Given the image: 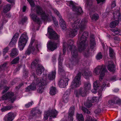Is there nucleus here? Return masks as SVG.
Listing matches in <instances>:
<instances>
[{"mask_svg": "<svg viewBox=\"0 0 121 121\" xmlns=\"http://www.w3.org/2000/svg\"><path fill=\"white\" fill-rule=\"evenodd\" d=\"M100 71H101V72L100 74L99 78L100 81L103 79L105 73L107 72V70L106 69V67L103 65L99 66L95 68L93 71L94 73L97 75L99 74Z\"/></svg>", "mask_w": 121, "mask_h": 121, "instance_id": "1a4fd4ad", "label": "nucleus"}, {"mask_svg": "<svg viewBox=\"0 0 121 121\" xmlns=\"http://www.w3.org/2000/svg\"><path fill=\"white\" fill-rule=\"evenodd\" d=\"M16 99V96L14 95L13 93L12 92H8L6 94L3 96L2 97V100L8 99L12 103Z\"/></svg>", "mask_w": 121, "mask_h": 121, "instance_id": "ddd939ff", "label": "nucleus"}, {"mask_svg": "<svg viewBox=\"0 0 121 121\" xmlns=\"http://www.w3.org/2000/svg\"><path fill=\"white\" fill-rule=\"evenodd\" d=\"M35 8L37 13L38 15L41 16L42 19L44 21H49L52 19L56 27L58 25V22L56 20L55 18L51 15V12L48 13V14L47 13L46 14L39 6H36Z\"/></svg>", "mask_w": 121, "mask_h": 121, "instance_id": "20e7f679", "label": "nucleus"}, {"mask_svg": "<svg viewBox=\"0 0 121 121\" xmlns=\"http://www.w3.org/2000/svg\"><path fill=\"white\" fill-rule=\"evenodd\" d=\"M113 91L114 92H117L118 91L119 89H114Z\"/></svg>", "mask_w": 121, "mask_h": 121, "instance_id": "0e129e2a", "label": "nucleus"}, {"mask_svg": "<svg viewBox=\"0 0 121 121\" xmlns=\"http://www.w3.org/2000/svg\"><path fill=\"white\" fill-rule=\"evenodd\" d=\"M108 70L110 71L113 72L115 70L114 65L112 62L110 61L109 62L108 66Z\"/></svg>", "mask_w": 121, "mask_h": 121, "instance_id": "393cba45", "label": "nucleus"}, {"mask_svg": "<svg viewBox=\"0 0 121 121\" xmlns=\"http://www.w3.org/2000/svg\"><path fill=\"white\" fill-rule=\"evenodd\" d=\"M33 103V102H29L27 104L25 105V106L26 108H28L31 106Z\"/></svg>", "mask_w": 121, "mask_h": 121, "instance_id": "3c124183", "label": "nucleus"}, {"mask_svg": "<svg viewBox=\"0 0 121 121\" xmlns=\"http://www.w3.org/2000/svg\"><path fill=\"white\" fill-rule=\"evenodd\" d=\"M18 34L17 33L15 34L13 36V37L12 39H16V41H17V38L18 36Z\"/></svg>", "mask_w": 121, "mask_h": 121, "instance_id": "8fccbe9b", "label": "nucleus"}, {"mask_svg": "<svg viewBox=\"0 0 121 121\" xmlns=\"http://www.w3.org/2000/svg\"><path fill=\"white\" fill-rule=\"evenodd\" d=\"M33 77L35 78L34 82L32 83L30 85L28 86L26 88V91H28L30 90H35L36 89V86L38 85L39 86L37 90L38 92L39 93H42L44 91V87L43 86L46 85L47 84V74H43L42 78L41 79L36 78L34 76H33Z\"/></svg>", "mask_w": 121, "mask_h": 121, "instance_id": "f03ea898", "label": "nucleus"}, {"mask_svg": "<svg viewBox=\"0 0 121 121\" xmlns=\"http://www.w3.org/2000/svg\"><path fill=\"white\" fill-rule=\"evenodd\" d=\"M37 112L34 109H32L31 111V113L29 114V118L30 119H33L35 117L36 112Z\"/></svg>", "mask_w": 121, "mask_h": 121, "instance_id": "f704fd0d", "label": "nucleus"}, {"mask_svg": "<svg viewBox=\"0 0 121 121\" xmlns=\"http://www.w3.org/2000/svg\"><path fill=\"white\" fill-rule=\"evenodd\" d=\"M119 20H116L111 22L110 25V27L111 28H113L117 25L119 23Z\"/></svg>", "mask_w": 121, "mask_h": 121, "instance_id": "c756f323", "label": "nucleus"}, {"mask_svg": "<svg viewBox=\"0 0 121 121\" xmlns=\"http://www.w3.org/2000/svg\"><path fill=\"white\" fill-rule=\"evenodd\" d=\"M74 42L73 40H70L68 43L64 42L63 44V53L64 55L67 49H69L71 51L72 55L73 61H75L77 60V57L78 56L77 51L76 49V47L73 45Z\"/></svg>", "mask_w": 121, "mask_h": 121, "instance_id": "7ed1b4c3", "label": "nucleus"}, {"mask_svg": "<svg viewBox=\"0 0 121 121\" xmlns=\"http://www.w3.org/2000/svg\"><path fill=\"white\" fill-rule=\"evenodd\" d=\"M105 0H96L97 3L99 4L101 2H103Z\"/></svg>", "mask_w": 121, "mask_h": 121, "instance_id": "bf43d9fd", "label": "nucleus"}, {"mask_svg": "<svg viewBox=\"0 0 121 121\" xmlns=\"http://www.w3.org/2000/svg\"><path fill=\"white\" fill-rule=\"evenodd\" d=\"M6 63H4L2 65L0 66V70L4 69V68L6 66Z\"/></svg>", "mask_w": 121, "mask_h": 121, "instance_id": "5fc2aeb1", "label": "nucleus"}, {"mask_svg": "<svg viewBox=\"0 0 121 121\" xmlns=\"http://www.w3.org/2000/svg\"><path fill=\"white\" fill-rule=\"evenodd\" d=\"M69 95L67 94L66 93L64 95L63 97L62 101L64 103H67L69 101Z\"/></svg>", "mask_w": 121, "mask_h": 121, "instance_id": "c85d7f7f", "label": "nucleus"}, {"mask_svg": "<svg viewBox=\"0 0 121 121\" xmlns=\"http://www.w3.org/2000/svg\"><path fill=\"white\" fill-rule=\"evenodd\" d=\"M88 36V33L87 32H84L82 35L79 34L77 44L79 52H82L86 48L87 45L86 38Z\"/></svg>", "mask_w": 121, "mask_h": 121, "instance_id": "39448f33", "label": "nucleus"}, {"mask_svg": "<svg viewBox=\"0 0 121 121\" xmlns=\"http://www.w3.org/2000/svg\"><path fill=\"white\" fill-rule=\"evenodd\" d=\"M39 60H37L33 61L31 64L32 65V66H35L37 63L39 62Z\"/></svg>", "mask_w": 121, "mask_h": 121, "instance_id": "603ef678", "label": "nucleus"}, {"mask_svg": "<svg viewBox=\"0 0 121 121\" xmlns=\"http://www.w3.org/2000/svg\"><path fill=\"white\" fill-rule=\"evenodd\" d=\"M12 106H6L3 107L1 109V110L2 112H4L10 110L13 108Z\"/></svg>", "mask_w": 121, "mask_h": 121, "instance_id": "2f4dec72", "label": "nucleus"}, {"mask_svg": "<svg viewBox=\"0 0 121 121\" xmlns=\"http://www.w3.org/2000/svg\"><path fill=\"white\" fill-rule=\"evenodd\" d=\"M68 80V78H62L61 79L59 83L60 87L61 88H64L67 85Z\"/></svg>", "mask_w": 121, "mask_h": 121, "instance_id": "aec40b11", "label": "nucleus"}, {"mask_svg": "<svg viewBox=\"0 0 121 121\" xmlns=\"http://www.w3.org/2000/svg\"><path fill=\"white\" fill-rule=\"evenodd\" d=\"M91 88V84L88 81L85 83L84 88H81L78 90H76L74 91V94L77 97H78L81 96L84 97L86 95V92L90 90Z\"/></svg>", "mask_w": 121, "mask_h": 121, "instance_id": "423d86ee", "label": "nucleus"}, {"mask_svg": "<svg viewBox=\"0 0 121 121\" xmlns=\"http://www.w3.org/2000/svg\"><path fill=\"white\" fill-rule=\"evenodd\" d=\"M99 97V98H100L102 97V93L101 92H100L98 93Z\"/></svg>", "mask_w": 121, "mask_h": 121, "instance_id": "680f3d73", "label": "nucleus"}, {"mask_svg": "<svg viewBox=\"0 0 121 121\" xmlns=\"http://www.w3.org/2000/svg\"><path fill=\"white\" fill-rule=\"evenodd\" d=\"M82 110L84 113H86L88 114H89L90 113V112L88 110L87 108L84 107H82Z\"/></svg>", "mask_w": 121, "mask_h": 121, "instance_id": "49530a36", "label": "nucleus"}, {"mask_svg": "<svg viewBox=\"0 0 121 121\" xmlns=\"http://www.w3.org/2000/svg\"><path fill=\"white\" fill-rule=\"evenodd\" d=\"M57 44L56 43L50 41L48 43L47 47L48 49L53 51L57 48Z\"/></svg>", "mask_w": 121, "mask_h": 121, "instance_id": "6ab92c4d", "label": "nucleus"}, {"mask_svg": "<svg viewBox=\"0 0 121 121\" xmlns=\"http://www.w3.org/2000/svg\"><path fill=\"white\" fill-rule=\"evenodd\" d=\"M7 22V21H3V23L2 24V26H3V25H4V23H5Z\"/></svg>", "mask_w": 121, "mask_h": 121, "instance_id": "774afa93", "label": "nucleus"}, {"mask_svg": "<svg viewBox=\"0 0 121 121\" xmlns=\"http://www.w3.org/2000/svg\"><path fill=\"white\" fill-rule=\"evenodd\" d=\"M88 52H87V53H85L84 54V55L86 56V57H87L88 56Z\"/></svg>", "mask_w": 121, "mask_h": 121, "instance_id": "69168bd1", "label": "nucleus"}, {"mask_svg": "<svg viewBox=\"0 0 121 121\" xmlns=\"http://www.w3.org/2000/svg\"><path fill=\"white\" fill-rule=\"evenodd\" d=\"M41 47V45L38 44V42L34 39H31L28 48L26 52V53L29 55L31 52L35 51H38V48Z\"/></svg>", "mask_w": 121, "mask_h": 121, "instance_id": "0eeeda50", "label": "nucleus"}, {"mask_svg": "<svg viewBox=\"0 0 121 121\" xmlns=\"http://www.w3.org/2000/svg\"><path fill=\"white\" fill-rule=\"evenodd\" d=\"M23 75L22 77L23 79L26 78L27 77L28 72L27 71H24L23 72Z\"/></svg>", "mask_w": 121, "mask_h": 121, "instance_id": "c03bdc74", "label": "nucleus"}, {"mask_svg": "<svg viewBox=\"0 0 121 121\" xmlns=\"http://www.w3.org/2000/svg\"><path fill=\"white\" fill-rule=\"evenodd\" d=\"M28 39V38L26 33L22 34L19 39L18 42V46L20 50L23 49Z\"/></svg>", "mask_w": 121, "mask_h": 121, "instance_id": "6e6552de", "label": "nucleus"}, {"mask_svg": "<svg viewBox=\"0 0 121 121\" xmlns=\"http://www.w3.org/2000/svg\"><path fill=\"white\" fill-rule=\"evenodd\" d=\"M18 51L16 48L13 49L10 54L11 57H14L16 56L18 54Z\"/></svg>", "mask_w": 121, "mask_h": 121, "instance_id": "bb28decb", "label": "nucleus"}, {"mask_svg": "<svg viewBox=\"0 0 121 121\" xmlns=\"http://www.w3.org/2000/svg\"><path fill=\"white\" fill-rule=\"evenodd\" d=\"M27 18L26 17H24L22 18L21 22V23H22V24H23L25 23L27 20Z\"/></svg>", "mask_w": 121, "mask_h": 121, "instance_id": "de8ad7c7", "label": "nucleus"}, {"mask_svg": "<svg viewBox=\"0 0 121 121\" xmlns=\"http://www.w3.org/2000/svg\"><path fill=\"white\" fill-rule=\"evenodd\" d=\"M56 71L55 70L50 73L48 76L49 80H52L54 79L56 77Z\"/></svg>", "mask_w": 121, "mask_h": 121, "instance_id": "b1692460", "label": "nucleus"}, {"mask_svg": "<svg viewBox=\"0 0 121 121\" xmlns=\"http://www.w3.org/2000/svg\"><path fill=\"white\" fill-rule=\"evenodd\" d=\"M74 107H71L70 108L69 112V115L70 117H69L68 121H73L72 116L74 114Z\"/></svg>", "mask_w": 121, "mask_h": 121, "instance_id": "4be33fe9", "label": "nucleus"}, {"mask_svg": "<svg viewBox=\"0 0 121 121\" xmlns=\"http://www.w3.org/2000/svg\"><path fill=\"white\" fill-rule=\"evenodd\" d=\"M99 83V81H96L94 82L93 85L94 89L91 90V92L92 93H96V90L97 89V88L100 87L99 86L100 85Z\"/></svg>", "mask_w": 121, "mask_h": 121, "instance_id": "5701e85b", "label": "nucleus"}, {"mask_svg": "<svg viewBox=\"0 0 121 121\" xmlns=\"http://www.w3.org/2000/svg\"><path fill=\"white\" fill-rule=\"evenodd\" d=\"M102 58V55L101 52L99 53L97 55L96 58L97 60H99Z\"/></svg>", "mask_w": 121, "mask_h": 121, "instance_id": "a18cd8bd", "label": "nucleus"}, {"mask_svg": "<svg viewBox=\"0 0 121 121\" xmlns=\"http://www.w3.org/2000/svg\"><path fill=\"white\" fill-rule=\"evenodd\" d=\"M16 116L15 114L13 112H9L4 118V121H12Z\"/></svg>", "mask_w": 121, "mask_h": 121, "instance_id": "a211bd4d", "label": "nucleus"}, {"mask_svg": "<svg viewBox=\"0 0 121 121\" xmlns=\"http://www.w3.org/2000/svg\"><path fill=\"white\" fill-rule=\"evenodd\" d=\"M16 42L17 41L16 39H12L11 41L9 43V45L11 47H13L15 45Z\"/></svg>", "mask_w": 121, "mask_h": 121, "instance_id": "58836bf2", "label": "nucleus"}, {"mask_svg": "<svg viewBox=\"0 0 121 121\" xmlns=\"http://www.w3.org/2000/svg\"><path fill=\"white\" fill-rule=\"evenodd\" d=\"M68 17L69 21L70 22V23L72 28V29L69 30L67 32V34L69 36L73 37L77 34V31L79 28H80L81 30L82 31L85 28L87 21L86 19H82L81 23L79 24L80 20L78 19L75 21V18L71 14H68Z\"/></svg>", "mask_w": 121, "mask_h": 121, "instance_id": "f257e3e1", "label": "nucleus"}, {"mask_svg": "<svg viewBox=\"0 0 121 121\" xmlns=\"http://www.w3.org/2000/svg\"><path fill=\"white\" fill-rule=\"evenodd\" d=\"M106 85V82H103V84L102 86H101V87L100 88L101 90H103V88L105 87Z\"/></svg>", "mask_w": 121, "mask_h": 121, "instance_id": "4d7b16f0", "label": "nucleus"}, {"mask_svg": "<svg viewBox=\"0 0 121 121\" xmlns=\"http://www.w3.org/2000/svg\"><path fill=\"white\" fill-rule=\"evenodd\" d=\"M58 113V112L54 109L45 112H44L43 119L45 120H47L48 119L49 116L53 118H56V117Z\"/></svg>", "mask_w": 121, "mask_h": 121, "instance_id": "f8f14e48", "label": "nucleus"}, {"mask_svg": "<svg viewBox=\"0 0 121 121\" xmlns=\"http://www.w3.org/2000/svg\"><path fill=\"white\" fill-rule=\"evenodd\" d=\"M4 90L3 92V94L4 93L9 89V87L6 86H5L4 87Z\"/></svg>", "mask_w": 121, "mask_h": 121, "instance_id": "864d4df0", "label": "nucleus"}, {"mask_svg": "<svg viewBox=\"0 0 121 121\" xmlns=\"http://www.w3.org/2000/svg\"><path fill=\"white\" fill-rule=\"evenodd\" d=\"M9 50V48L8 47L5 48L3 49V52L4 56L5 55V54L8 52Z\"/></svg>", "mask_w": 121, "mask_h": 121, "instance_id": "09e8293b", "label": "nucleus"}, {"mask_svg": "<svg viewBox=\"0 0 121 121\" xmlns=\"http://www.w3.org/2000/svg\"><path fill=\"white\" fill-rule=\"evenodd\" d=\"M44 68L41 65L40 66L39 65L37 68L36 70V73L38 75H40L42 73V72L44 70Z\"/></svg>", "mask_w": 121, "mask_h": 121, "instance_id": "cd10ccee", "label": "nucleus"}, {"mask_svg": "<svg viewBox=\"0 0 121 121\" xmlns=\"http://www.w3.org/2000/svg\"><path fill=\"white\" fill-rule=\"evenodd\" d=\"M109 104L112 105L117 104L121 106V100L117 97H115L112 99L108 101Z\"/></svg>", "mask_w": 121, "mask_h": 121, "instance_id": "f3484780", "label": "nucleus"}, {"mask_svg": "<svg viewBox=\"0 0 121 121\" xmlns=\"http://www.w3.org/2000/svg\"><path fill=\"white\" fill-rule=\"evenodd\" d=\"M113 31L115 34H118L119 33V31L117 30H114Z\"/></svg>", "mask_w": 121, "mask_h": 121, "instance_id": "13d9d810", "label": "nucleus"}, {"mask_svg": "<svg viewBox=\"0 0 121 121\" xmlns=\"http://www.w3.org/2000/svg\"><path fill=\"white\" fill-rule=\"evenodd\" d=\"M76 118L77 121H84V118L82 114L77 113L76 115Z\"/></svg>", "mask_w": 121, "mask_h": 121, "instance_id": "a878e982", "label": "nucleus"}, {"mask_svg": "<svg viewBox=\"0 0 121 121\" xmlns=\"http://www.w3.org/2000/svg\"><path fill=\"white\" fill-rule=\"evenodd\" d=\"M57 92V91L56 88L53 86L51 87L50 88V94L53 95L56 94Z\"/></svg>", "mask_w": 121, "mask_h": 121, "instance_id": "473e14b6", "label": "nucleus"}, {"mask_svg": "<svg viewBox=\"0 0 121 121\" xmlns=\"http://www.w3.org/2000/svg\"><path fill=\"white\" fill-rule=\"evenodd\" d=\"M116 5V3L115 2H113L112 3V6L113 7H114Z\"/></svg>", "mask_w": 121, "mask_h": 121, "instance_id": "052dcab7", "label": "nucleus"}, {"mask_svg": "<svg viewBox=\"0 0 121 121\" xmlns=\"http://www.w3.org/2000/svg\"><path fill=\"white\" fill-rule=\"evenodd\" d=\"M26 9V7L25 6H24L23 8V12H25Z\"/></svg>", "mask_w": 121, "mask_h": 121, "instance_id": "e2e57ef3", "label": "nucleus"}, {"mask_svg": "<svg viewBox=\"0 0 121 121\" xmlns=\"http://www.w3.org/2000/svg\"><path fill=\"white\" fill-rule=\"evenodd\" d=\"M63 60L61 58V55H60L58 59V71L59 73L63 72L64 71L63 67L62 62Z\"/></svg>", "mask_w": 121, "mask_h": 121, "instance_id": "412c9836", "label": "nucleus"}, {"mask_svg": "<svg viewBox=\"0 0 121 121\" xmlns=\"http://www.w3.org/2000/svg\"><path fill=\"white\" fill-rule=\"evenodd\" d=\"M27 1L29 2L32 7L31 9L32 12L30 14V17L34 21L37 22L38 24H40L41 23V21L39 18L37 17L35 14L33 13H32V12L34 11L33 8L35 5V4L34 1L32 0H27Z\"/></svg>", "mask_w": 121, "mask_h": 121, "instance_id": "9d476101", "label": "nucleus"}, {"mask_svg": "<svg viewBox=\"0 0 121 121\" xmlns=\"http://www.w3.org/2000/svg\"><path fill=\"white\" fill-rule=\"evenodd\" d=\"M54 13L56 14L59 17L60 19L59 20V24L60 26L62 28V30H65L66 28V26L64 21L62 18V17L57 10L54 9Z\"/></svg>", "mask_w": 121, "mask_h": 121, "instance_id": "2eb2a0df", "label": "nucleus"}, {"mask_svg": "<svg viewBox=\"0 0 121 121\" xmlns=\"http://www.w3.org/2000/svg\"><path fill=\"white\" fill-rule=\"evenodd\" d=\"M11 6L10 4H8L4 6L3 9V12L5 13H6L9 11L11 8Z\"/></svg>", "mask_w": 121, "mask_h": 121, "instance_id": "72a5a7b5", "label": "nucleus"}, {"mask_svg": "<svg viewBox=\"0 0 121 121\" xmlns=\"http://www.w3.org/2000/svg\"><path fill=\"white\" fill-rule=\"evenodd\" d=\"M113 14L115 18H118V19L120 18V14L118 10H116L115 12L113 13Z\"/></svg>", "mask_w": 121, "mask_h": 121, "instance_id": "e433bc0d", "label": "nucleus"}, {"mask_svg": "<svg viewBox=\"0 0 121 121\" xmlns=\"http://www.w3.org/2000/svg\"><path fill=\"white\" fill-rule=\"evenodd\" d=\"M109 56H110L113 57L115 56V53L113 50L111 48H109Z\"/></svg>", "mask_w": 121, "mask_h": 121, "instance_id": "ea45409f", "label": "nucleus"}, {"mask_svg": "<svg viewBox=\"0 0 121 121\" xmlns=\"http://www.w3.org/2000/svg\"><path fill=\"white\" fill-rule=\"evenodd\" d=\"M85 105L88 108H90L92 105V104L89 102H87L84 103Z\"/></svg>", "mask_w": 121, "mask_h": 121, "instance_id": "79ce46f5", "label": "nucleus"}, {"mask_svg": "<svg viewBox=\"0 0 121 121\" xmlns=\"http://www.w3.org/2000/svg\"><path fill=\"white\" fill-rule=\"evenodd\" d=\"M48 34L49 35L48 38L50 39H59V36L52 29L48 28Z\"/></svg>", "mask_w": 121, "mask_h": 121, "instance_id": "4468645a", "label": "nucleus"}, {"mask_svg": "<svg viewBox=\"0 0 121 121\" xmlns=\"http://www.w3.org/2000/svg\"><path fill=\"white\" fill-rule=\"evenodd\" d=\"M101 109L99 108H98L96 110L94 111L95 113L96 114H98L100 113L101 112Z\"/></svg>", "mask_w": 121, "mask_h": 121, "instance_id": "6e6d98bb", "label": "nucleus"}, {"mask_svg": "<svg viewBox=\"0 0 121 121\" xmlns=\"http://www.w3.org/2000/svg\"><path fill=\"white\" fill-rule=\"evenodd\" d=\"M90 38L91 39L90 46L92 47L95 46V41L94 36V35H91L90 36Z\"/></svg>", "mask_w": 121, "mask_h": 121, "instance_id": "7c9ffc66", "label": "nucleus"}, {"mask_svg": "<svg viewBox=\"0 0 121 121\" xmlns=\"http://www.w3.org/2000/svg\"><path fill=\"white\" fill-rule=\"evenodd\" d=\"M69 6L74 11L76 12L77 13L78 15L81 14L82 13V9L81 7H77L75 6L73 2L70 1L69 2Z\"/></svg>", "mask_w": 121, "mask_h": 121, "instance_id": "dca6fc26", "label": "nucleus"}, {"mask_svg": "<svg viewBox=\"0 0 121 121\" xmlns=\"http://www.w3.org/2000/svg\"><path fill=\"white\" fill-rule=\"evenodd\" d=\"M91 17L93 20H96L99 19V16L97 14H93L92 16H91Z\"/></svg>", "mask_w": 121, "mask_h": 121, "instance_id": "a19ab883", "label": "nucleus"}, {"mask_svg": "<svg viewBox=\"0 0 121 121\" xmlns=\"http://www.w3.org/2000/svg\"><path fill=\"white\" fill-rule=\"evenodd\" d=\"M85 78L87 79V78L89 76H91L92 75V73L91 72H85L82 74Z\"/></svg>", "mask_w": 121, "mask_h": 121, "instance_id": "c9c22d12", "label": "nucleus"}, {"mask_svg": "<svg viewBox=\"0 0 121 121\" xmlns=\"http://www.w3.org/2000/svg\"><path fill=\"white\" fill-rule=\"evenodd\" d=\"M19 58L17 57L14 58L11 62V63L12 64H15L19 62Z\"/></svg>", "mask_w": 121, "mask_h": 121, "instance_id": "4c0bfd02", "label": "nucleus"}, {"mask_svg": "<svg viewBox=\"0 0 121 121\" xmlns=\"http://www.w3.org/2000/svg\"><path fill=\"white\" fill-rule=\"evenodd\" d=\"M98 98L97 97H94L92 98L91 100V102L94 103L96 102L98 100Z\"/></svg>", "mask_w": 121, "mask_h": 121, "instance_id": "37998d69", "label": "nucleus"}, {"mask_svg": "<svg viewBox=\"0 0 121 121\" xmlns=\"http://www.w3.org/2000/svg\"><path fill=\"white\" fill-rule=\"evenodd\" d=\"M8 2H9L10 3H12L13 2V0H6Z\"/></svg>", "mask_w": 121, "mask_h": 121, "instance_id": "338daca9", "label": "nucleus"}, {"mask_svg": "<svg viewBox=\"0 0 121 121\" xmlns=\"http://www.w3.org/2000/svg\"><path fill=\"white\" fill-rule=\"evenodd\" d=\"M81 73L79 72L76 76L70 85V87L72 89L76 88L79 86L81 84L80 80Z\"/></svg>", "mask_w": 121, "mask_h": 121, "instance_id": "9b49d317", "label": "nucleus"}]
</instances>
